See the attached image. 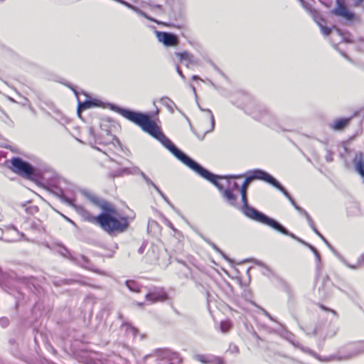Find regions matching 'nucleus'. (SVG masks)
Segmentation results:
<instances>
[{"instance_id": "23", "label": "nucleus", "mask_w": 364, "mask_h": 364, "mask_svg": "<svg viewBox=\"0 0 364 364\" xmlns=\"http://www.w3.org/2000/svg\"><path fill=\"white\" fill-rule=\"evenodd\" d=\"M122 328L124 329L127 336L131 338H134L138 333V330L135 327L127 323H124L122 325Z\"/></svg>"}, {"instance_id": "7", "label": "nucleus", "mask_w": 364, "mask_h": 364, "mask_svg": "<svg viewBox=\"0 0 364 364\" xmlns=\"http://www.w3.org/2000/svg\"><path fill=\"white\" fill-rule=\"evenodd\" d=\"M258 223L268 225V226L271 227L272 229L275 230L276 231H277L284 235L289 236L290 237L294 239L295 240L298 241L299 242V240H301V238L298 237L294 233L290 232L281 223H279L276 220L267 216V215H265L262 219H260L258 221Z\"/></svg>"}, {"instance_id": "42", "label": "nucleus", "mask_w": 364, "mask_h": 364, "mask_svg": "<svg viewBox=\"0 0 364 364\" xmlns=\"http://www.w3.org/2000/svg\"><path fill=\"white\" fill-rule=\"evenodd\" d=\"M309 225L312 229V230L320 237L321 238L323 237L322 234L316 229L314 222H311L309 223Z\"/></svg>"}, {"instance_id": "54", "label": "nucleus", "mask_w": 364, "mask_h": 364, "mask_svg": "<svg viewBox=\"0 0 364 364\" xmlns=\"http://www.w3.org/2000/svg\"><path fill=\"white\" fill-rule=\"evenodd\" d=\"M363 1L364 0H355L354 4H353L354 6H355V7L359 6Z\"/></svg>"}, {"instance_id": "31", "label": "nucleus", "mask_w": 364, "mask_h": 364, "mask_svg": "<svg viewBox=\"0 0 364 364\" xmlns=\"http://www.w3.org/2000/svg\"><path fill=\"white\" fill-rule=\"evenodd\" d=\"M89 134L94 139L95 143H99V144L103 143V141L100 137V135H102L103 133H102L100 134H96L94 128L90 127Z\"/></svg>"}, {"instance_id": "39", "label": "nucleus", "mask_w": 364, "mask_h": 364, "mask_svg": "<svg viewBox=\"0 0 364 364\" xmlns=\"http://www.w3.org/2000/svg\"><path fill=\"white\" fill-rule=\"evenodd\" d=\"M319 27L322 33L324 36H328L331 33V29L330 28L326 27L323 25V23H319Z\"/></svg>"}, {"instance_id": "64", "label": "nucleus", "mask_w": 364, "mask_h": 364, "mask_svg": "<svg viewBox=\"0 0 364 364\" xmlns=\"http://www.w3.org/2000/svg\"><path fill=\"white\" fill-rule=\"evenodd\" d=\"M62 282H63V283H65V284H70V282H71L72 281H71V280H67V279H65V280H63V281H62Z\"/></svg>"}, {"instance_id": "8", "label": "nucleus", "mask_w": 364, "mask_h": 364, "mask_svg": "<svg viewBox=\"0 0 364 364\" xmlns=\"http://www.w3.org/2000/svg\"><path fill=\"white\" fill-rule=\"evenodd\" d=\"M62 183H66L65 181L60 180L58 185H50L48 188V191L58 198L61 202L70 206L75 207L73 200L65 196Z\"/></svg>"}, {"instance_id": "33", "label": "nucleus", "mask_w": 364, "mask_h": 364, "mask_svg": "<svg viewBox=\"0 0 364 364\" xmlns=\"http://www.w3.org/2000/svg\"><path fill=\"white\" fill-rule=\"evenodd\" d=\"M156 354L159 358H168L170 352L167 349H157L155 350Z\"/></svg>"}, {"instance_id": "28", "label": "nucleus", "mask_w": 364, "mask_h": 364, "mask_svg": "<svg viewBox=\"0 0 364 364\" xmlns=\"http://www.w3.org/2000/svg\"><path fill=\"white\" fill-rule=\"evenodd\" d=\"M81 261L83 262L82 264V265L85 267V268H87L88 269H91L95 272H97V273H100V272L98 270V269H93L91 268V267L90 266V262H89V259L87 257H86L84 255H80V259L77 260V262L79 263L81 262Z\"/></svg>"}, {"instance_id": "50", "label": "nucleus", "mask_w": 364, "mask_h": 364, "mask_svg": "<svg viewBox=\"0 0 364 364\" xmlns=\"http://www.w3.org/2000/svg\"><path fill=\"white\" fill-rule=\"evenodd\" d=\"M326 160L328 162L333 161V153L331 151H328L327 155L326 156Z\"/></svg>"}, {"instance_id": "59", "label": "nucleus", "mask_w": 364, "mask_h": 364, "mask_svg": "<svg viewBox=\"0 0 364 364\" xmlns=\"http://www.w3.org/2000/svg\"><path fill=\"white\" fill-rule=\"evenodd\" d=\"M144 245H142L138 250V252L139 254H142L144 252Z\"/></svg>"}, {"instance_id": "41", "label": "nucleus", "mask_w": 364, "mask_h": 364, "mask_svg": "<svg viewBox=\"0 0 364 364\" xmlns=\"http://www.w3.org/2000/svg\"><path fill=\"white\" fill-rule=\"evenodd\" d=\"M129 168H124L117 171V173L116 174V176H121L123 175H129Z\"/></svg>"}, {"instance_id": "48", "label": "nucleus", "mask_w": 364, "mask_h": 364, "mask_svg": "<svg viewBox=\"0 0 364 364\" xmlns=\"http://www.w3.org/2000/svg\"><path fill=\"white\" fill-rule=\"evenodd\" d=\"M211 360H213L212 363H215L216 364H224V360L222 358L214 357L211 358Z\"/></svg>"}, {"instance_id": "18", "label": "nucleus", "mask_w": 364, "mask_h": 364, "mask_svg": "<svg viewBox=\"0 0 364 364\" xmlns=\"http://www.w3.org/2000/svg\"><path fill=\"white\" fill-rule=\"evenodd\" d=\"M336 256L343 264H345L346 267H348V268L352 269H358L364 263V253H363L358 257V261H357L356 264H349L348 262V261L340 254H336Z\"/></svg>"}, {"instance_id": "55", "label": "nucleus", "mask_w": 364, "mask_h": 364, "mask_svg": "<svg viewBox=\"0 0 364 364\" xmlns=\"http://www.w3.org/2000/svg\"><path fill=\"white\" fill-rule=\"evenodd\" d=\"M261 310L262 311L263 314H264L267 317H268L270 320H272V321L274 320V319H273V318L270 316V314H269L267 311H265L264 309H262Z\"/></svg>"}, {"instance_id": "61", "label": "nucleus", "mask_w": 364, "mask_h": 364, "mask_svg": "<svg viewBox=\"0 0 364 364\" xmlns=\"http://www.w3.org/2000/svg\"><path fill=\"white\" fill-rule=\"evenodd\" d=\"M213 65V68L215 70H217L220 74H221L222 75H224L223 73L219 70V68L215 65Z\"/></svg>"}, {"instance_id": "21", "label": "nucleus", "mask_w": 364, "mask_h": 364, "mask_svg": "<svg viewBox=\"0 0 364 364\" xmlns=\"http://www.w3.org/2000/svg\"><path fill=\"white\" fill-rule=\"evenodd\" d=\"M160 103L173 114L175 109H178L174 102L168 97H163L160 99Z\"/></svg>"}, {"instance_id": "40", "label": "nucleus", "mask_w": 364, "mask_h": 364, "mask_svg": "<svg viewBox=\"0 0 364 364\" xmlns=\"http://www.w3.org/2000/svg\"><path fill=\"white\" fill-rule=\"evenodd\" d=\"M228 188H232V191H233L234 190H239L240 191V186L239 184L235 182V181H228Z\"/></svg>"}, {"instance_id": "4", "label": "nucleus", "mask_w": 364, "mask_h": 364, "mask_svg": "<svg viewBox=\"0 0 364 364\" xmlns=\"http://www.w3.org/2000/svg\"><path fill=\"white\" fill-rule=\"evenodd\" d=\"M245 112L253 119L274 129L281 128L279 119L274 112L266 106L256 103L250 100L244 107Z\"/></svg>"}, {"instance_id": "56", "label": "nucleus", "mask_w": 364, "mask_h": 364, "mask_svg": "<svg viewBox=\"0 0 364 364\" xmlns=\"http://www.w3.org/2000/svg\"><path fill=\"white\" fill-rule=\"evenodd\" d=\"M299 242L304 245H305L306 247H307L309 248V245H311V244L305 242L304 240H303L302 239H301V240H299Z\"/></svg>"}, {"instance_id": "15", "label": "nucleus", "mask_w": 364, "mask_h": 364, "mask_svg": "<svg viewBox=\"0 0 364 364\" xmlns=\"http://www.w3.org/2000/svg\"><path fill=\"white\" fill-rule=\"evenodd\" d=\"M175 55L178 58L181 62L186 60L187 63L186 64L187 68H190L191 65H194L198 64V61L194 58L193 55L187 52H176Z\"/></svg>"}, {"instance_id": "11", "label": "nucleus", "mask_w": 364, "mask_h": 364, "mask_svg": "<svg viewBox=\"0 0 364 364\" xmlns=\"http://www.w3.org/2000/svg\"><path fill=\"white\" fill-rule=\"evenodd\" d=\"M21 240H28L23 232L19 231L14 225L5 227V242H14Z\"/></svg>"}, {"instance_id": "58", "label": "nucleus", "mask_w": 364, "mask_h": 364, "mask_svg": "<svg viewBox=\"0 0 364 364\" xmlns=\"http://www.w3.org/2000/svg\"><path fill=\"white\" fill-rule=\"evenodd\" d=\"M192 80H202V79L199 76L196 75L192 76Z\"/></svg>"}, {"instance_id": "29", "label": "nucleus", "mask_w": 364, "mask_h": 364, "mask_svg": "<svg viewBox=\"0 0 364 364\" xmlns=\"http://www.w3.org/2000/svg\"><path fill=\"white\" fill-rule=\"evenodd\" d=\"M82 216L85 220L98 225V220L97 219V216H92L88 211L86 210L82 211Z\"/></svg>"}, {"instance_id": "24", "label": "nucleus", "mask_w": 364, "mask_h": 364, "mask_svg": "<svg viewBox=\"0 0 364 364\" xmlns=\"http://www.w3.org/2000/svg\"><path fill=\"white\" fill-rule=\"evenodd\" d=\"M198 235L206 242L208 243L213 250H215L218 254H220L223 257L226 259H228L227 256L224 254V252L219 249L213 242H212L209 239L205 237L203 234L198 232Z\"/></svg>"}, {"instance_id": "47", "label": "nucleus", "mask_w": 364, "mask_h": 364, "mask_svg": "<svg viewBox=\"0 0 364 364\" xmlns=\"http://www.w3.org/2000/svg\"><path fill=\"white\" fill-rule=\"evenodd\" d=\"M119 3L122 4V5L125 6L126 7L132 9V11H134V8L136 7L135 6H134L124 0H120Z\"/></svg>"}, {"instance_id": "13", "label": "nucleus", "mask_w": 364, "mask_h": 364, "mask_svg": "<svg viewBox=\"0 0 364 364\" xmlns=\"http://www.w3.org/2000/svg\"><path fill=\"white\" fill-rule=\"evenodd\" d=\"M333 284L329 277L326 276L323 280L321 286L318 288V296L319 299H327L332 293Z\"/></svg>"}, {"instance_id": "63", "label": "nucleus", "mask_w": 364, "mask_h": 364, "mask_svg": "<svg viewBox=\"0 0 364 364\" xmlns=\"http://www.w3.org/2000/svg\"><path fill=\"white\" fill-rule=\"evenodd\" d=\"M255 263L257 264H258V265L262 266V267H264V264L262 262H260V261H256Z\"/></svg>"}, {"instance_id": "10", "label": "nucleus", "mask_w": 364, "mask_h": 364, "mask_svg": "<svg viewBox=\"0 0 364 364\" xmlns=\"http://www.w3.org/2000/svg\"><path fill=\"white\" fill-rule=\"evenodd\" d=\"M168 294L165 289L161 287H154L146 294L145 298L151 304L156 302H163L168 299Z\"/></svg>"}, {"instance_id": "38", "label": "nucleus", "mask_w": 364, "mask_h": 364, "mask_svg": "<svg viewBox=\"0 0 364 364\" xmlns=\"http://www.w3.org/2000/svg\"><path fill=\"white\" fill-rule=\"evenodd\" d=\"M141 173H144L143 171H141L138 167L134 166L132 168H129V174L132 175H136L139 174L141 176Z\"/></svg>"}, {"instance_id": "12", "label": "nucleus", "mask_w": 364, "mask_h": 364, "mask_svg": "<svg viewBox=\"0 0 364 364\" xmlns=\"http://www.w3.org/2000/svg\"><path fill=\"white\" fill-rule=\"evenodd\" d=\"M336 8L332 10L333 14L338 16H342L348 21L355 19V14L348 10L343 1L336 0Z\"/></svg>"}, {"instance_id": "49", "label": "nucleus", "mask_w": 364, "mask_h": 364, "mask_svg": "<svg viewBox=\"0 0 364 364\" xmlns=\"http://www.w3.org/2000/svg\"><path fill=\"white\" fill-rule=\"evenodd\" d=\"M323 242L331 250H333V252H334V254L336 255V254H338V252H336V251L333 250V248L332 247V246L330 245V243L328 242V240L323 236L321 238Z\"/></svg>"}, {"instance_id": "62", "label": "nucleus", "mask_w": 364, "mask_h": 364, "mask_svg": "<svg viewBox=\"0 0 364 364\" xmlns=\"http://www.w3.org/2000/svg\"><path fill=\"white\" fill-rule=\"evenodd\" d=\"M309 249L312 252H315V250H316V248L315 247H314L313 245H309Z\"/></svg>"}, {"instance_id": "1", "label": "nucleus", "mask_w": 364, "mask_h": 364, "mask_svg": "<svg viewBox=\"0 0 364 364\" xmlns=\"http://www.w3.org/2000/svg\"><path fill=\"white\" fill-rule=\"evenodd\" d=\"M112 109L127 119L138 125L144 132L148 133L151 136L159 141L161 144L178 160L194 171L200 176L210 181L217 187L228 204L240 210L241 206H239L237 203V195L232 191V188H226L225 189L224 186L220 183L218 180L223 178H240L242 177V174L230 176H219L214 174L178 149L171 141V140L164 134L160 128L151 119V117L148 114L120 107L117 105H112Z\"/></svg>"}, {"instance_id": "43", "label": "nucleus", "mask_w": 364, "mask_h": 364, "mask_svg": "<svg viewBox=\"0 0 364 364\" xmlns=\"http://www.w3.org/2000/svg\"><path fill=\"white\" fill-rule=\"evenodd\" d=\"M9 320L6 318V317H2L0 318V325L4 327V328H6L9 326Z\"/></svg>"}, {"instance_id": "27", "label": "nucleus", "mask_w": 364, "mask_h": 364, "mask_svg": "<svg viewBox=\"0 0 364 364\" xmlns=\"http://www.w3.org/2000/svg\"><path fill=\"white\" fill-rule=\"evenodd\" d=\"M194 359L204 364H208L212 363L211 358L208 355L203 354H196L194 355Z\"/></svg>"}, {"instance_id": "36", "label": "nucleus", "mask_w": 364, "mask_h": 364, "mask_svg": "<svg viewBox=\"0 0 364 364\" xmlns=\"http://www.w3.org/2000/svg\"><path fill=\"white\" fill-rule=\"evenodd\" d=\"M297 211L300 213V214H302L305 216V218H306V220L308 222V224L310 223L311 222H312V219L310 217V215H309V213L302 208L299 207V210H297Z\"/></svg>"}, {"instance_id": "46", "label": "nucleus", "mask_w": 364, "mask_h": 364, "mask_svg": "<svg viewBox=\"0 0 364 364\" xmlns=\"http://www.w3.org/2000/svg\"><path fill=\"white\" fill-rule=\"evenodd\" d=\"M103 126L106 127V125H103L100 124V128L102 132H104L107 136H109L111 138H113V136L111 134V131L107 128H103Z\"/></svg>"}, {"instance_id": "25", "label": "nucleus", "mask_w": 364, "mask_h": 364, "mask_svg": "<svg viewBox=\"0 0 364 364\" xmlns=\"http://www.w3.org/2000/svg\"><path fill=\"white\" fill-rule=\"evenodd\" d=\"M232 324L229 320L222 321L220 323V329L222 333H228L232 328Z\"/></svg>"}, {"instance_id": "26", "label": "nucleus", "mask_w": 364, "mask_h": 364, "mask_svg": "<svg viewBox=\"0 0 364 364\" xmlns=\"http://www.w3.org/2000/svg\"><path fill=\"white\" fill-rule=\"evenodd\" d=\"M22 207L25 208V211L30 215H33L38 211V207L31 205L29 202L22 204Z\"/></svg>"}, {"instance_id": "60", "label": "nucleus", "mask_w": 364, "mask_h": 364, "mask_svg": "<svg viewBox=\"0 0 364 364\" xmlns=\"http://www.w3.org/2000/svg\"><path fill=\"white\" fill-rule=\"evenodd\" d=\"M291 204L294 206V208L296 210H299V208L300 206H299V205L296 203V202H295V201H293Z\"/></svg>"}, {"instance_id": "53", "label": "nucleus", "mask_w": 364, "mask_h": 364, "mask_svg": "<svg viewBox=\"0 0 364 364\" xmlns=\"http://www.w3.org/2000/svg\"><path fill=\"white\" fill-rule=\"evenodd\" d=\"M320 307L323 309V310H326V311H331L333 314H334L335 316H336V312L333 310V309H329L328 308H326L323 305H320Z\"/></svg>"}, {"instance_id": "16", "label": "nucleus", "mask_w": 364, "mask_h": 364, "mask_svg": "<svg viewBox=\"0 0 364 364\" xmlns=\"http://www.w3.org/2000/svg\"><path fill=\"white\" fill-rule=\"evenodd\" d=\"M199 109L202 112H205V119L210 120V127L205 131L203 136L200 138V139L203 140V138H204V136L206 134L213 132V130L215 129V122L214 115H213V112H212V111L210 109H203V108H202L200 106H199Z\"/></svg>"}, {"instance_id": "5", "label": "nucleus", "mask_w": 364, "mask_h": 364, "mask_svg": "<svg viewBox=\"0 0 364 364\" xmlns=\"http://www.w3.org/2000/svg\"><path fill=\"white\" fill-rule=\"evenodd\" d=\"M11 170L18 176L28 180H36L41 176V171L20 157H13L10 160Z\"/></svg>"}, {"instance_id": "22", "label": "nucleus", "mask_w": 364, "mask_h": 364, "mask_svg": "<svg viewBox=\"0 0 364 364\" xmlns=\"http://www.w3.org/2000/svg\"><path fill=\"white\" fill-rule=\"evenodd\" d=\"M350 118H340L336 119L331 124V127L334 130H342L349 123Z\"/></svg>"}, {"instance_id": "9", "label": "nucleus", "mask_w": 364, "mask_h": 364, "mask_svg": "<svg viewBox=\"0 0 364 364\" xmlns=\"http://www.w3.org/2000/svg\"><path fill=\"white\" fill-rule=\"evenodd\" d=\"M155 33L158 41L166 47H174L179 43L178 36L173 33L156 31Z\"/></svg>"}, {"instance_id": "35", "label": "nucleus", "mask_w": 364, "mask_h": 364, "mask_svg": "<svg viewBox=\"0 0 364 364\" xmlns=\"http://www.w3.org/2000/svg\"><path fill=\"white\" fill-rule=\"evenodd\" d=\"M228 351L231 354L237 355L240 353L239 348L237 345L230 343Z\"/></svg>"}, {"instance_id": "52", "label": "nucleus", "mask_w": 364, "mask_h": 364, "mask_svg": "<svg viewBox=\"0 0 364 364\" xmlns=\"http://www.w3.org/2000/svg\"><path fill=\"white\" fill-rule=\"evenodd\" d=\"M0 240L5 241V228H0Z\"/></svg>"}, {"instance_id": "17", "label": "nucleus", "mask_w": 364, "mask_h": 364, "mask_svg": "<svg viewBox=\"0 0 364 364\" xmlns=\"http://www.w3.org/2000/svg\"><path fill=\"white\" fill-rule=\"evenodd\" d=\"M353 164L357 172L362 177H364V156L362 152H358L355 154L353 159Z\"/></svg>"}, {"instance_id": "2", "label": "nucleus", "mask_w": 364, "mask_h": 364, "mask_svg": "<svg viewBox=\"0 0 364 364\" xmlns=\"http://www.w3.org/2000/svg\"><path fill=\"white\" fill-rule=\"evenodd\" d=\"M82 195L93 204L102 209L97 215L98 225L110 235L122 233L129 228L128 218L121 215L117 210L107 201L98 198L87 190L82 191Z\"/></svg>"}, {"instance_id": "20", "label": "nucleus", "mask_w": 364, "mask_h": 364, "mask_svg": "<svg viewBox=\"0 0 364 364\" xmlns=\"http://www.w3.org/2000/svg\"><path fill=\"white\" fill-rule=\"evenodd\" d=\"M271 186L274 187L275 188L278 189L279 191H281L284 196L289 200V202L291 203L294 200L291 196V195L289 193V192L285 189V188L274 177H272Z\"/></svg>"}, {"instance_id": "45", "label": "nucleus", "mask_w": 364, "mask_h": 364, "mask_svg": "<svg viewBox=\"0 0 364 364\" xmlns=\"http://www.w3.org/2000/svg\"><path fill=\"white\" fill-rule=\"evenodd\" d=\"M134 11L146 18H148V19L149 18V17L147 16V14L146 13H144L143 11H141L136 6L134 8Z\"/></svg>"}, {"instance_id": "3", "label": "nucleus", "mask_w": 364, "mask_h": 364, "mask_svg": "<svg viewBox=\"0 0 364 364\" xmlns=\"http://www.w3.org/2000/svg\"><path fill=\"white\" fill-rule=\"evenodd\" d=\"M244 176H245V178L240 188L242 203V205L240 208V210L246 218L258 222L265 215V214L249 205L247 199V189L251 182L254 180H260L271 184L273 176L265 171L259 168L250 170Z\"/></svg>"}, {"instance_id": "51", "label": "nucleus", "mask_w": 364, "mask_h": 364, "mask_svg": "<svg viewBox=\"0 0 364 364\" xmlns=\"http://www.w3.org/2000/svg\"><path fill=\"white\" fill-rule=\"evenodd\" d=\"M176 71L178 73V74L181 76V77L185 80H186V77L185 75H183L182 70H181V68H179V66H176Z\"/></svg>"}, {"instance_id": "6", "label": "nucleus", "mask_w": 364, "mask_h": 364, "mask_svg": "<svg viewBox=\"0 0 364 364\" xmlns=\"http://www.w3.org/2000/svg\"><path fill=\"white\" fill-rule=\"evenodd\" d=\"M358 353L354 343L350 344L345 348L341 349L337 353L331 355L324 360L329 361H342L348 360L358 356Z\"/></svg>"}, {"instance_id": "32", "label": "nucleus", "mask_w": 364, "mask_h": 364, "mask_svg": "<svg viewBox=\"0 0 364 364\" xmlns=\"http://www.w3.org/2000/svg\"><path fill=\"white\" fill-rule=\"evenodd\" d=\"M310 14L311 15L312 18H314V20L318 24V26L319 23H322V22L324 21L323 18L321 16L320 14L315 9L312 11V12H311Z\"/></svg>"}, {"instance_id": "37", "label": "nucleus", "mask_w": 364, "mask_h": 364, "mask_svg": "<svg viewBox=\"0 0 364 364\" xmlns=\"http://www.w3.org/2000/svg\"><path fill=\"white\" fill-rule=\"evenodd\" d=\"M301 3V5L302 6V7L307 11H309V13L312 12V11H314V9L311 7V6L306 2L304 0H301L300 1Z\"/></svg>"}, {"instance_id": "14", "label": "nucleus", "mask_w": 364, "mask_h": 364, "mask_svg": "<svg viewBox=\"0 0 364 364\" xmlns=\"http://www.w3.org/2000/svg\"><path fill=\"white\" fill-rule=\"evenodd\" d=\"M78 105H77V115L80 117H81V112L83 110H85L87 109L94 107H99L100 106L101 102L100 100H97L96 99H87L85 101H80L79 99H77Z\"/></svg>"}, {"instance_id": "57", "label": "nucleus", "mask_w": 364, "mask_h": 364, "mask_svg": "<svg viewBox=\"0 0 364 364\" xmlns=\"http://www.w3.org/2000/svg\"><path fill=\"white\" fill-rule=\"evenodd\" d=\"M299 242L304 245H305L306 247H307L309 248V245H311V244L305 242L304 240H303L302 239H301V240H299Z\"/></svg>"}, {"instance_id": "44", "label": "nucleus", "mask_w": 364, "mask_h": 364, "mask_svg": "<svg viewBox=\"0 0 364 364\" xmlns=\"http://www.w3.org/2000/svg\"><path fill=\"white\" fill-rule=\"evenodd\" d=\"M313 253H314V255L316 257V262H317V265H316L317 268H318L319 264H321V255L317 250H316L315 252H314Z\"/></svg>"}, {"instance_id": "30", "label": "nucleus", "mask_w": 364, "mask_h": 364, "mask_svg": "<svg viewBox=\"0 0 364 364\" xmlns=\"http://www.w3.org/2000/svg\"><path fill=\"white\" fill-rule=\"evenodd\" d=\"M126 286L132 291H134V292L139 291V284L136 282H134L133 280H128V281H127L126 282Z\"/></svg>"}, {"instance_id": "19", "label": "nucleus", "mask_w": 364, "mask_h": 364, "mask_svg": "<svg viewBox=\"0 0 364 364\" xmlns=\"http://www.w3.org/2000/svg\"><path fill=\"white\" fill-rule=\"evenodd\" d=\"M141 177L144 180V181L146 183L147 185L151 186L161 196V198L171 207L173 205L169 201L168 198L164 194V193L159 188V187L145 174L141 173Z\"/></svg>"}, {"instance_id": "34", "label": "nucleus", "mask_w": 364, "mask_h": 364, "mask_svg": "<svg viewBox=\"0 0 364 364\" xmlns=\"http://www.w3.org/2000/svg\"><path fill=\"white\" fill-rule=\"evenodd\" d=\"M358 355L364 353V341L354 343Z\"/></svg>"}]
</instances>
